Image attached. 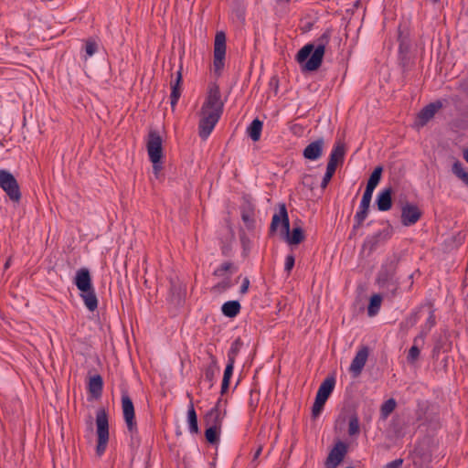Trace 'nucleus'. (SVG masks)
I'll return each mask as SVG.
<instances>
[{
    "label": "nucleus",
    "mask_w": 468,
    "mask_h": 468,
    "mask_svg": "<svg viewBox=\"0 0 468 468\" xmlns=\"http://www.w3.org/2000/svg\"><path fill=\"white\" fill-rule=\"evenodd\" d=\"M379 224L383 228L378 232L367 236L363 242L362 250H367L368 254L375 251L379 246L384 245L394 234V228L388 220H381Z\"/></svg>",
    "instance_id": "nucleus-4"
},
{
    "label": "nucleus",
    "mask_w": 468,
    "mask_h": 468,
    "mask_svg": "<svg viewBox=\"0 0 468 468\" xmlns=\"http://www.w3.org/2000/svg\"><path fill=\"white\" fill-rule=\"evenodd\" d=\"M249 287H250V280L248 277H245L243 279L242 284L240 286V290H239L240 293L245 294L248 292Z\"/></svg>",
    "instance_id": "nucleus-54"
},
{
    "label": "nucleus",
    "mask_w": 468,
    "mask_h": 468,
    "mask_svg": "<svg viewBox=\"0 0 468 468\" xmlns=\"http://www.w3.org/2000/svg\"><path fill=\"white\" fill-rule=\"evenodd\" d=\"M240 214L255 215V205L251 202L250 197L249 196L242 197Z\"/></svg>",
    "instance_id": "nucleus-38"
},
{
    "label": "nucleus",
    "mask_w": 468,
    "mask_h": 468,
    "mask_svg": "<svg viewBox=\"0 0 468 468\" xmlns=\"http://www.w3.org/2000/svg\"><path fill=\"white\" fill-rule=\"evenodd\" d=\"M442 107L443 104L440 100L427 104L418 113V124L420 126L426 125L434 117L435 113Z\"/></svg>",
    "instance_id": "nucleus-14"
},
{
    "label": "nucleus",
    "mask_w": 468,
    "mask_h": 468,
    "mask_svg": "<svg viewBox=\"0 0 468 468\" xmlns=\"http://www.w3.org/2000/svg\"><path fill=\"white\" fill-rule=\"evenodd\" d=\"M226 48V34L223 31H218L214 41L213 59L214 71L218 76L221 75L225 67Z\"/></svg>",
    "instance_id": "nucleus-8"
},
{
    "label": "nucleus",
    "mask_w": 468,
    "mask_h": 468,
    "mask_svg": "<svg viewBox=\"0 0 468 468\" xmlns=\"http://www.w3.org/2000/svg\"><path fill=\"white\" fill-rule=\"evenodd\" d=\"M187 397L190 399V404L187 410V422L189 431L193 434H198L200 431L197 424V415L192 401V396L190 393H187Z\"/></svg>",
    "instance_id": "nucleus-24"
},
{
    "label": "nucleus",
    "mask_w": 468,
    "mask_h": 468,
    "mask_svg": "<svg viewBox=\"0 0 468 468\" xmlns=\"http://www.w3.org/2000/svg\"><path fill=\"white\" fill-rule=\"evenodd\" d=\"M0 187L5 191L9 199L18 203L21 199L19 184L16 177L7 170H0Z\"/></svg>",
    "instance_id": "nucleus-7"
},
{
    "label": "nucleus",
    "mask_w": 468,
    "mask_h": 468,
    "mask_svg": "<svg viewBox=\"0 0 468 468\" xmlns=\"http://www.w3.org/2000/svg\"><path fill=\"white\" fill-rule=\"evenodd\" d=\"M452 173L468 186V172L464 171L463 164L456 160L452 168Z\"/></svg>",
    "instance_id": "nucleus-36"
},
{
    "label": "nucleus",
    "mask_w": 468,
    "mask_h": 468,
    "mask_svg": "<svg viewBox=\"0 0 468 468\" xmlns=\"http://www.w3.org/2000/svg\"><path fill=\"white\" fill-rule=\"evenodd\" d=\"M394 275L395 267L392 264L388 266H382L377 276L378 285L381 288L392 285L394 287L392 293L395 294V292L398 289V285L394 281Z\"/></svg>",
    "instance_id": "nucleus-13"
},
{
    "label": "nucleus",
    "mask_w": 468,
    "mask_h": 468,
    "mask_svg": "<svg viewBox=\"0 0 468 468\" xmlns=\"http://www.w3.org/2000/svg\"><path fill=\"white\" fill-rule=\"evenodd\" d=\"M235 362L232 360V358L228 359L227 366L224 370L223 379L221 383V391L220 393L223 395L225 394L229 388L230 378L233 374V368H234Z\"/></svg>",
    "instance_id": "nucleus-31"
},
{
    "label": "nucleus",
    "mask_w": 468,
    "mask_h": 468,
    "mask_svg": "<svg viewBox=\"0 0 468 468\" xmlns=\"http://www.w3.org/2000/svg\"><path fill=\"white\" fill-rule=\"evenodd\" d=\"M436 324V319H435V314H434V311L431 310L430 312V315L426 321V324H425V328H422L421 330H424V332H429Z\"/></svg>",
    "instance_id": "nucleus-48"
},
{
    "label": "nucleus",
    "mask_w": 468,
    "mask_h": 468,
    "mask_svg": "<svg viewBox=\"0 0 468 468\" xmlns=\"http://www.w3.org/2000/svg\"><path fill=\"white\" fill-rule=\"evenodd\" d=\"M96 427H97V446L96 453L101 456L107 448L109 441V416L105 408H101L96 412Z\"/></svg>",
    "instance_id": "nucleus-5"
},
{
    "label": "nucleus",
    "mask_w": 468,
    "mask_h": 468,
    "mask_svg": "<svg viewBox=\"0 0 468 468\" xmlns=\"http://www.w3.org/2000/svg\"><path fill=\"white\" fill-rule=\"evenodd\" d=\"M210 358V364L205 369V379L209 382V388L213 387V381L216 374L219 371L217 358L211 353L208 354Z\"/></svg>",
    "instance_id": "nucleus-27"
},
{
    "label": "nucleus",
    "mask_w": 468,
    "mask_h": 468,
    "mask_svg": "<svg viewBox=\"0 0 468 468\" xmlns=\"http://www.w3.org/2000/svg\"><path fill=\"white\" fill-rule=\"evenodd\" d=\"M382 299H383L382 295L379 293H375L370 297L369 303L367 305L368 316H370V317L375 316L379 312Z\"/></svg>",
    "instance_id": "nucleus-32"
},
{
    "label": "nucleus",
    "mask_w": 468,
    "mask_h": 468,
    "mask_svg": "<svg viewBox=\"0 0 468 468\" xmlns=\"http://www.w3.org/2000/svg\"><path fill=\"white\" fill-rule=\"evenodd\" d=\"M221 399H218L212 409L220 410Z\"/></svg>",
    "instance_id": "nucleus-60"
},
{
    "label": "nucleus",
    "mask_w": 468,
    "mask_h": 468,
    "mask_svg": "<svg viewBox=\"0 0 468 468\" xmlns=\"http://www.w3.org/2000/svg\"><path fill=\"white\" fill-rule=\"evenodd\" d=\"M231 286H232V282H231L230 277L228 276L224 280H222L221 282L217 283L215 286H213L212 290L214 292H224L227 290H229V288H231Z\"/></svg>",
    "instance_id": "nucleus-41"
},
{
    "label": "nucleus",
    "mask_w": 468,
    "mask_h": 468,
    "mask_svg": "<svg viewBox=\"0 0 468 468\" xmlns=\"http://www.w3.org/2000/svg\"><path fill=\"white\" fill-rule=\"evenodd\" d=\"M427 335V332L421 330L419 335H417L413 340V346L410 348L407 359L409 362H415L420 356V345H423L424 338Z\"/></svg>",
    "instance_id": "nucleus-23"
},
{
    "label": "nucleus",
    "mask_w": 468,
    "mask_h": 468,
    "mask_svg": "<svg viewBox=\"0 0 468 468\" xmlns=\"http://www.w3.org/2000/svg\"><path fill=\"white\" fill-rule=\"evenodd\" d=\"M345 155L346 145L344 143L339 141L335 144L328 161L335 163L336 165H342L345 160Z\"/></svg>",
    "instance_id": "nucleus-25"
},
{
    "label": "nucleus",
    "mask_w": 468,
    "mask_h": 468,
    "mask_svg": "<svg viewBox=\"0 0 468 468\" xmlns=\"http://www.w3.org/2000/svg\"><path fill=\"white\" fill-rule=\"evenodd\" d=\"M221 114L200 110V120L198 122V135L202 140H207L216 124L220 119Z\"/></svg>",
    "instance_id": "nucleus-10"
},
{
    "label": "nucleus",
    "mask_w": 468,
    "mask_h": 468,
    "mask_svg": "<svg viewBox=\"0 0 468 468\" xmlns=\"http://www.w3.org/2000/svg\"><path fill=\"white\" fill-rule=\"evenodd\" d=\"M403 463V459H396L388 463H387L383 468H401Z\"/></svg>",
    "instance_id": "nucleus-51"
},
{
    "label": "nucleus",
    "mask_w": 468,
    "mask_h": 468,
    "mask_svg": "<svg viewBox=\"0 0 468 468\" xmlns=\"http://www.w3.org/2000/svg\"><path fill=\"white\" fill-rule=\"evenodd\" d=\"M162 137L155 130H151L148 133L146 148L149 159H154L155 162L163 158Z\"/></svg>",
    "instance_id": "nucleus-11"
},
{
    "label": "nucleus",
    "mask_w": 468,
    "mask_h": 468,
    "mask_svg": "<svg viewBox=\"0 0 468 468\" xmlns=\"http://www.w3.org/2000/svg\"><path fill=\"white\" fill-rule=\"evenodd\" d=\"M412 316H413V324H415L418 320L417 314H414Z\"/></svg>",
    "instance_id": "nucleus-61"
},
{
    "label": "nucleus",
    "mask_w": 468,
    "mask_h": 468,
    "mask_svg": "<svg viewBox=\"0 0 468 468\" xmlns=\"http://www.w3.org/2000/svg\"><path fill=\"white\" fill-rule=\"evenodd\" d=\"M261 451H262V447L260 446L257 451L255 452L254 453V456H253V461H255L259 456L260 454L261 453Z\"/></svg>",
    "instance_id": "nucleus-56"
},
{
    "label": "nucleus",
    "mask_w": 468,
    "mask_h": 468,
    "mask_svg": "<svg viewBox=\"0 0 468 468\" xmlns=\"http://www.w3.org/2000/svg\"><path fill=\"white\" fill-rule=\"evenodd\" d=\"M369 207L359 206L358 211L354 217V225L352 227L350 237L355 236L356 231L362 227L365 219L368 215Z\"/></svg>",
    "instance_id": "nucleus-28"
},
{
    "label": "nucleus",
    "mask_w": 468,
    "mask_h": 468,
    "mask_svg": "<svg viewBox=\"0 0 468 468\" xmlns=\"http://www.w3.org/2000/svg\"><path fill=\"white\" fill-rule=\"evenodd\" d=\"M242 341L240 338H237L234 340L231 344L230 349L228 353V359L232 358V360L235 362L236 356L239 354L241 346H242Z\"/></svg>",
    "instance_id": "nucleus-40"
},
{
    "label": "nucleus",
    "mask_w": 468,
    "mask_h": 468,
    "mask_svg": "<svg viewBox=\"0 0 468 468\" xmlns=\"http://www.w3.org/2000/svg\"><path fill=\"white\" fill-rule=\"evenodd\" d=\"M332 177L333 176H328L327 174H324V176L323 177V180H322V183H321V187L323 189L326 188V186H328V184L331 181Z\"/></svg>",
    "instance_id": "nucleus-55"
},
{
    "label": "nucleus",
    "mask_w": 468,
    "mask_h": 468,
    "mask_svg": "<svg viewBox=\"0 0 468 468\" xmlns=\"http://www.w3.org/2000/svg\"><path fill=\"white\" fill-rule=\"evenodd\" d=\"M181 434H182V432H181L180 431H176V435H177V436H179V435H181Z\"/></svg>",
    "instance_id": "nucleus-62"
},
{
    "label": "nucleus",
    "mask_w": 468,
    "mask_h": 468,
    "mask_svg": "<svg viewBox=\"0 0 468 468\" xmlns=\"http://www.w3.org/2000/svg\"><path fill=\"white\" fill-rule=\"evenodd\" d=\"M241 219L244 222L246 228L250 230L254 229L255 228V215L250 214H240Z\"/></svg>",
    "instance_id": "nucleus-44"
},
{
    "label": "nucleus",
    "mask_w": 468,
    "mask_h": 468,
    "mask_svg": "<svg viewBox=\"0 0 468 468\" xmlns=\"http://www.w3.org/2000/svg\"><path fill=\"white\" fill-rule=\"evenodd\" d=\"M241 309V305L239 301L232 300L224 303L221 306L222 314L229 318L236 317Z\"/></svg>",
    "instance_id": "nucleus-29"
},
{
    "label": "nucleus",
    "mask_w": 468,
    "mask_h": 468,
    "mask_svg": "<svg viewBox=\"0 0 468 468\" xmlns=\"http://www.w3.org/2000/svg\"><path fill=\"white\" fill-rule=\"evenodd\" d=\"M461 89L463 92L468 94V83H463L461 84Z\"/></svg>",
    "instance_id": "nucleus-57"
},
{
    "label": "nucleus",
    "mask_w": 468,
    "mask_h": 468,
    "mask_svg": "<svg viewBox=\"0 0 468 468\" xmlns=\"http://www.w3.org/2000/svg\"><path fill=\"white\" fill-rule=\"evenodd\" d=\"M338 165H335V163L328 161L325 174L328 176H334L335 170Z\"/></svg>",
    "instance_id": "nucleus-52"
},
{
    "label": "nucleus",
    "mask_w": 468,
    "mask_h": 468,
    "mask_svg": "<svg viewBox=\"0 0 468 468\" xmlns=\"http://www.w3.org/2000/svg\"><path fill=\"white\" fill-rule=\"evenodd\" d=\"M182 69H183L182 66H180L179 69L176 72V79L172 80L170 82V86H171L170 104H171V107L173 110L175 109V107L181 96L182 81H183Z\"/></svg>",
    "instance_id": "nucleus-18"
},
{
    "label": "nucleus",
    "mask_w": 468,
    "mask_h": 468,
    "mask_svg": "<svg viewBox=\"0 0 468 468\" xmlns=\"http://www.w3.org/2000/svg\"><path fill=\"white\" fill-rule=\"evenodd\" d=\"M463 158L468 163V147L463 151Z\"/></svg>",
    "instance_id": "nucleus-59"
},
{
    "label": "nucleus",
    "mask_w": 468,
    "mask_h": 468,
    "mask_svg": "<svg viewBox=\"0 0 468 468\" xmlns=\"http://www.w3.org/2000/svg\"><path fill=\"white\" fill-rule=\"evenodd\" d=\"M237 271V268L230 261L223 262L219 267H218L214 271L213 275L216 277H223L226 273H233Z\"/></svg>",
    "instance_id": "nucleus-35"
},
{
    "label": "nucleus",
    "mask_w": 468,
    "mask_h": 468,
    "mask_svg": "<svg viewBox=\"0 0 468 468\" xmlns=\"http://www.w3.org/2000/svg\"><path fill=\"white\" fill-rule=\"evenodd\" d=\"M332 33V28H326L314 42L307 43L298 50L295 60L303 71H315L321 67Z\"/></svg>",
    "instance_id": "nucleus-1"
},
{
    "label": "nucleus",
    "mask_w": 468,
    "mask_h": 468,
    "mask_svg": "<svg viewBox=\"0 0 468 468\" xmlns=\"http://www.w3.org/2000/svg\"><path fill=\"white\" fill-rule=\"evenodd\" d=\"M348 446L344 441H337L330 452L326 463H332V468L336 467L344 459L347 452Z\"/></svg>",
    "instance_id": "nucleus-16"
},
{
    "label": "nucleus",
    "mask_w": 468,
    "mask_h": 468,
    "mask_svg": "<svg viewBox=\"0 0 468 468\" xmlns=\"http://www.w3.org/2000/svg\"><path fill=\"white\" fill-rule=\"evenodd\" d=\"M150 161L153 164V172L156 177H158V175L160 171L163 169V162L162 159H158L156 162L154 159H150Z\"/></svg>",
    "instance_id": "nucleus-50"
},
{
    "label": "nucleus",
    "mask_w": 468,
    "mask_h": 468,
    "mask_svg": "<svg viewBox=\"0 0 468 468\" xmlns=\"http://www.w3.org/2000/svg\"><path fill=\"white\" fill-rule=\"evenodd\" d=\"M169 301L174 304H180L184 298V289L181 282L178 280H169Z\"/></svg>",
    "instance_id": "nucleus-21"
},
{
    "label": "nucleus",
    "mask_w": 468,
    "mask_h": 468,
    "mask_svg": "<svg viewBox=\"0 0 468 468\" xmlns=\"http://www.w3.org/2000/svg\"><path fill=\"white\" fill-rule=\"evenodd\" d=\"M368 354L369 350L367 346H362L356 354L349 367V371L354 377H358L361 374L367 363Z\"/></svg>",
    "instance_id": "nucleus-15"
},
{
    "label": "nucleus",
    "mask_w": 468,
    "mask_h": 468,
    "mask_svg": "<svg viewBox=\"0 0 468 468\" xmlns=\"http://www.w3.org/2000/svg\"><path fill=\"white\" fill-rule=\"evenodd\" d=\"M232 248L230 244L223 243L221 246V253L222 255L229 257L231 253Z\"/></svg>",
    "instance_id": "nucleus-53"
},
{
    "label": "nucleus",
    "mask_w": 468,
    "mask_h": 468,
    "mask_svg": "<svg viewBox=\"0 0 468 468\" xmlns=\"http://www.w3.org/2000/svg\"><path fill=\"white\" fill-rule=\"evenodd\" d=\"M422 216L421 210L415 204L406 202L401 207V223L409 227L417 223Z\"/></svg>",
    "instance_id": "nucleus-12"
},
{
    "label": "nucleus",
    "mask_w": 468,
    "mask_h": 468,
    "mask_svg": "<svg viewBox=\"0 0 468 468\" xmlns=\"http://www.w3.org/2000/svg\"><path fill=\"white\" fill-rule=\"evenodd\" d=\"M280 224L289 244L298 245L304 240V232L301 227H293L292 231H290V220L284 203L279 205V212L272 216L270 226V235H273L276 232Z\"/></svg>",
    "instance_id": "nucleus-2"
},
{
    "label": "nucleus",
    "mask_w": 468,
    "mask_h": 468,
    "mask_svg": "<svg viewBox=\"0 0 468 468\" xmlns=\"http://www.w3.org/2000/svg\"><path fill=\"white\" fill-rule=\"evenodd\" d=\"M433 3H437L439 0H431Z\"/></svg>",
    "instance_id": "nucleus-64"
},
{
    "label": "nucleus",
    "mask_w": 468,
    "mask_h": 468,
    "mask_svg": "<svg viewBox=\"0 0 468 468\" xmlns=\"http://www.w3.org/2000/svg\"><path fill=\"white\" fill-rule=\"evenodd\" d=\"M221 429L207 427L205 431V438L207 443L217 445L220 440Z\"/></svg>",
    "instance_id": "nucleus-34"
},
{
    "label": "nucleus",
    "mask_w": 468,
    "mask_h": 468,
    "mask_svg": "<svg viewBox=\"0 0 468 468\" xmlns=\"http://www.w3.org/2000/svg\"><path fill=\"white\" fill-rule=\"evenodd\" d=\"M226 410L211 409L204 416V422L207 427L221 429Z\"/></svg>",
    "instance_id": "nucleus-19"
},
{
    "label": "nucleus",
    "mask_w": 468,
    "mask_h": 468,
    "mask_svg": "<svg viewBox=\"0 0 468 468\" xmlns=\"http://www.w3.org/2000/svg\"><path fill=\"white\" fill-rule=\"evenodd\" d=\"M294 262H295V259H294V256L292 254H289V255L286 256L284 271L287 273L291 272V271L292 270V268L294 266Z\"/></svg>",
    "instance_id": "nucleus-49"
},
{
    "label": "nucleus",
    "mask_w": 468,
    "mask_h": 468,
    "mask_svg": "<svg viewBox=\"0 0 468 468\" xmlns=\"http://www.w3.org/2000/svg\"><path fill=\"white\" fill-rule=\"evenodd\" d=\"M360 432L359 420L356 413L349 417L348 434L350 436L356 435Z\"/></svg>",
    "instance_id": "nucleus-39"
},
{
    "label": "nucleus",
    "mask_w": 468,
    "mask_h": 468,
    "mask_svg": "<svg viewBox=\"0 0 468 468\" xmlns=\"http://www.w3.org/2000/svg\"><path fill=\"white\" fill-rule=\"evenodd\" d=\"M97 50H98L97 42L93 38H88L85 41V52H86L85 58H87V57L93 56L97 52Z\"/></svg>",
    "instance_id": "nucleus-43"
},
{
    "label": "nucleus",
    "mask_w": 468,
    "mask_h": 468,
    "mask_svg": "<svg viewBox=\"0 0 468 468\" xmlns=\"http://www.w3.org/2000/svg\"><path fill=\"white\" fill-rule=\"evenodd\" d=\"M326 400L315 397L314 402L312 407V417L316 419L322 412Z\"/></svg>",
    "instance_id": "nucleus-42"
},
{
    "label": "nucleus",
    "mask_w": 468,
    "mask_h": 468,
    "mask_svg": "<svg viewBox=\"0 0 468 468\" xmlns=\"http://www.w3.org/2000/svg\"><path fill=\"white\" fill-rule=\"evenodd\" d=\"M224 109V102L221 100L219 87L217 83H210L208 85L207 95L201 107L202 111L218 112L222 114Z\"/></svg>",
    "instance_id": "nucleus-9"
},
{
    "label": "nucleus",
    "mask_w": 468,
    "mask_h": 468,
    "mask_svg": "<svg viewBox=\"0 0 468 468\" xmlns=\"http://www.w3.org/2000/svg\"><path fill=\"white\" fill-rule=\"evenodd\" d=\"M302 183L309 189H314L315 185V177L313 175H304L302 178Z\"/></svg>",
    "instance_id": "nucleus-46"
},
{
    "label": "nucleus",
    "mask_w": 468,
    "mask_h": 468,
    "mask_svg": "<svg viewBox=\"0 0 468 468\" xmlns=\"http://www.w3.org/2000/svg\"><path fill=\"white\" fill-rule=\"evenodd\" d=\"M103 389V379L101 375L97 374L94 375L90 378L89 384H88V390L90 394L95 398L98 399L101 396Z\"/></svg>",
    "instance_id": "nucleus-26"
},
{
    "label": "nucleus",
    "mask_w": 468,
    "mask_h": 468,
    "mask_svg": "<svg viewBox=\"0 0 468 468\" xmlns=\"http://www.w3.org/2000/svg\"><path fill=\"white\" fill-rule=\"evenodd\" d=\"M382 172H383V167L381 165L375 167V169L373 170V172L371 173V175L367 180L366 187H367L368 189H370L371 191L374 192L375 188L380 182Z\"/></svg>",
    "instance_id": "nucleus-33"
},
{
    "label": "nucleus",
    "mask_w": 468,
    "mask_h": 468,
    "mask_svg": "<svg viewBox=\"0 0 468 468\" xmlns=\"http://www.w3.org/2000/svg\"><path fill=\"white\" fill-rule=\"evenodd\" d=\"M10 263H11V258H9V259L5 261V265H4V270H5H5H7V269L10 267Z\"/></svg>",
    "instance_id": "nucleus-58"
},
{
    "label": "nucleus",
    "mask_w": 468,
    "mask_h": 468,
    "mask_svg": "<svg viewBox=\"0 0 468 468\" xmlns=\"http://www.w3.org/2000/svg\"><path fill=\"white\" fill-rule=\"evenodd\" d=\"M263 122L256 118L247 128V133L253 142H258L261 135Z\"/></svg>",
    "instance_id": "nucleus-30"
},
{
    "label": "nucleus",
    "mask_w": 468,
    "mask_h": 468,
    "mask_svg": "<svg viewBox=\"0 0 468 468\" xmlns=\"http://www.w3.org/2000/svg\"><path fill=\"white\" fill-rule=\"evenodd\" d=\"M372 195H373V191H371L370 189L366 187L359 206L370 207Z\"/></svg>",
    "instance_id": "nucleus-45"
},
{
    "label": "nucleus",
    "mask_w": 468,
    "mask_h": 468,
    "mask_svg": "<svg viewBox=\"0 0 468 468\" xmlns=\"http://www.w3.org/2000/svg\"><path fill=\"white\" fill-rule=\"evenodd\" d=\"M397 402L393 398L386 400L380 407V416L383 420L387 419L395 410Z\"/></svg>",
    "instance_id": "nucleus-37"
},
{
    "label": "nucleus",
    "mask_w": 468,
    "mask_h": 468,
    "mask_svg": "<svg viewBox=\"0 0 468 468\" xmlns=\"http://www.w3.org/2000/svg\"><path fill=\"white\" fill-rule=\"evenodd\" d=\"M74 284L80 291V295L84 301L87 309L93 312L98 307V298L92 285L91 276L87 268H80L77 271Z\"/></svg>",
    "instance_id": "nucleus-3"
},
{
    "label": "nucleus",
    "mask_w": 468,
    "mask_h": 468,
    "mask_svg": "<svg viewBox=\"0 0 468 468\" xmlns=\"http://www.w3.org/2000/svg\"><path fill=\"white\" fill-rule=\"evenodd\" d=\"M392 187H386L378 193L376 204L379 211H388L392 207Z\"/></svg>",
    "instance_id": "nucleus-20"
},
{
    "label": "nucleus",
    "mask_w": 468,
    "mask_h": 468,
    "mask_svg": "<svg viewBox=\"0 0 468 468\" xmlns=\"http://www.w3.org/2000/svg\"><path fill=\"white\" fill-rule=\"evenodd\" d=\"M335 385V378L333 376L327 377L320 385L315 397L327 400L334 390Z\"/></svg>",
    "instance_id": "nucleus-22"
},
{
    "label": "nucleus",
    "mask_w": 468,
    "mask_h": 468,
    "mask_svg": "<svg viewBox=\"0 0 468 468\" xmlns=\"http://www.w3.org/2000/svg\"><path fill=\"white\" fill-rule=\"evenodd\" d=\"M230 233H231V238L233 239L234 238V233H233L231 229H230Z\"/></svg>",
    "instance_id": "nucleus-63"
},
{
    "label": "nucleus",
    "mask_w": 468,
    "mask_h": 468,
    "mask_svg": "<svg viewBox=\"0 0 468 468\" xmlns=\"http://www.w3.org/2000/svg\"><path fill=\"white\" fill-rule=\"evenodd\" d=\"M122 410L127 430L131 434L132 441L137 440L138 428L135 420L134 406L126 390H122Z\"/></svg>",
    "instance_id": "nucleus-6"
},
{
    "label": "nucleus",
    "mask_w": 468,
    "mask_h": 468,
    "mask_svg": "<svg viewBox=\"0 0 468 468\" xmlns=\"http://www.w3.org/2000/svg\"><path fill=\"white\" fill-rule=\"evenodd\" d=\"M324 145V142L323 138H319L310 143L303 152V157L311 161L319 159L323 154Z\"/></svg>",
    "instance_id": "nucleus-17"
},
{
    "label": "nucleus",
    "mask_w": 468,
    "mask_h": 468,
    "mask_svg": "<svg viewBox=\"0 0 468 468\" xmlns=\"http://www.w3.org/2000/svg\"><path fill=\"white\" fill-rule=\"evenodd\" d=\"M239 239H240V243H241L244 252L249 251L250 249V240L249 237L246 235V233L244 232V230H241L239 232Z\"/></svg>",
    "instance_id": "nucleus-47"
}]
</instances>
